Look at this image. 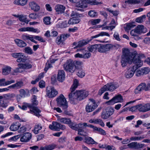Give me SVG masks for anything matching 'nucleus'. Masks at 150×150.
<instances>
[{
    "instance_id": "59",
    "label": "nucleus",
    "mask_w": 150,
    "mask_h": 150,
    "mask_svg": "<svg viewBox=\"0 0 150 150\" xmlns=\"http://www.w3.org/2000/svg\"><path fill=\"white\" fill-rule=\"evenodd\" d=\"M66 138L65 137H63L59 139L58 142L60 144H63L66 142Z\"/></svg>"
},
{
    "instance_id": "52",
    "label": "nucleus",
    "mask_w": 150,
    "mask_h": 150,
    "mask_svg": "<svg viewBox=\"0 0 150 150\" xmlns=\"http://www.w3.org/2000/svg\"><path fill=\"white\" fill-rule=\"evenodd\" d=\"M100 21V19H97L91 20L89 21V23L91 25H94L99 23Z\"/></svg>"
},
{
    "instance_id": "13",
    "label": "nucleus",
    "mask_w": 150,
    "mask_h": 150,
    "mask_svg": "<svg viewBox=\"0 0 150 150\" xmlns=\"http://www.w3.org/2000/svg\"><path fill=\"white\" fill-rule=\"evenodd\" d=\"M14 58H17V62H25L26 61L24 54L21 53H14L11 54Z\"/></svg>"
},
{
    "instance_id": "4",
    "label": "nucleus",
    "mask_w": 150,
    "mask_h": 150,
    "mask_svg": "<svg viewBox=\"0 0 150 150\" xmlns=\"http://www.w3.org/2000/svg\"><path fill=\"white\" fill-rule=\"evenodd\" d=\"M119 85L117 83L115 82H110L107 83L104 85L99 91V94L101 95L106 91H113L115 89L117 88Z\"/></svg>"
},
{
    "instance_id": "57",
    "label": "nucleus",
    "mask_w": 150,
    "mask_h": 150,
    "mask_svg": "<svg viewBox=\"0 0 150 150\" xmlns=\"http://www.w3.org/2000/svg\"><path fill=\"white\" fill-rule=\"evenodd\" d=\"M27 128L24 126H22L18 129V132L20 133H24L26 130Z\"/></svg>"
},
{
    "instance_id": "28",
    "label": "nucleus",
    "mask_w": 150,
    "mask_h": 150,
    "mask_svg": "<svg viewBox=\"0 0 150 150\" xmlns=\"http://www.w3.org/2000/svg\"><path fill=\"white\" fill-rule=\"evenodd\" d=\"M27 1L28 0H15L13 4L17 5L24 6L27 4Z\"/></svg>"
},
{
    "instance_id": "32",
    "label": "nucleus",
    "mask_w": 150,
    "mask_h": 150,
    "mask_svg": "<svg viewBox=\"0 0 150 150\" xmlns=\"http://www.w3.org/2000/svg\"><path fill=\"white\" fill-rule=\"evenodd\" d=\"M109 36L110 35L107 33L104 32H102L98 34L91 36V39L92 40L94 38H98L100 36Z\"/></svg>"
},
{
    "instance_id": "2",
    "label": "nucleus",
    "mask_w": 150,
    "mask_h": 150,
    "mask_svg": "<svg viewBox=\"0 0 150 150\" xmlns=\"http://www.w3.org/2000/svg\"><path fill=\"white\" fill-rule=\"evenodd\" d=\"M71 2L73 3H76V6L78 7L81 8H86L88 4L91 5H98L102 3L101 2H99L97 0H81L80 2H79V0H69Z\"/></svg>"
},
{
    "instance_id": "53",
    "label": "nucleus",
    "mask_w": 150,
    "mask_h": 150,
    "mask_svg": "<svg viewBox=\"0 0 150 150\" xmlns=\"http://www.w3.org/2000/svg\"><path fill=\"white\" fill-rule=\"evenodd\" d=\"M37 97L35 96H33V98L32 99V104L33 106V105H38V100H36Z\"/></svg>"
},
{
    "instance_id": "34",
    "label": "nucleus",
    "mask_w": 150,
    "mask_h": 150,
    "mask_svg": "<svg viewBox=\"0 0 150 150\" xmlns=\"http://www.w3.org/2000/svg\"><path fill=\"white\" fill-rule=\"evenodd\" d=\"M18 67L16 68L13 70V72L11 73L13 75H15V73H21L23 72L22 69H23L21 64H19L18 65Z\"/></svg>"
},
{
    "instance_id": "42",
    "label": "nucleus",
    "mask_w": 150,
    "mask_h": 150,
    "mask_svg": "<svg viewBox=\"0 0 150 150\" xmlns=\"http://www.w3.org/2000/svg\"><path fill=\"white\" fill-rule=\"evenodd\" d=\"M69 126L72 129L76 131L77 130V123L74 122H71L70 120V122L69 124Z\"/></svg>"
},
{
    "instance_id": "44",
    "label": "nucleus",
    "mask_w": 150,
    "mask_h": 150,
    "mask_svg": "<svg viewBox=\"0 0 150 150\" xmlns=\"http://www.w3.org/2000/svg\"><path fill=\"white\" fill-rule=\"evenodd\" d=\"M98 45H91L88 47V50L90 52H94L96 50H98Z\"/></svg>"
},
{
    "instance_id": "16",
    "label": "nucleus",
    "mask_w": 150,
    "mask_h": 150,
    "mask_svg": "<svg viewBox=\"0 0 150 150\" xmlns=\"http://www.w3.org/2000/svg\"><path fill=\"white\" fill-rule=\"evenodd\" d=\"M78 100H81L86 98L89 94L88 92L85 90L77 91Z\"/></svg>"
},
{
    "instance_id": "27",
    "label": "nucleus",
    "mask_w": 150,
    "mask_h": 150,
    "mask_svg": "<svg viewBox=\"0 0 150 150\" xmlns=\"http://www.w3.org/2000/svg\"><path fill=\"white\" fill-rule=\"evenodd\" d=\"M15 96V94L13 93H8L3 95V98L5 100H11Z\"/></svg>"
},
{
    "instance_id": "7",
    "label": "nucleus",
    "mask_w": 150,
    "mask_h": 150,
    "mask_svg": "<svg viewBox=\"0 0 150 150\" xmlns=\"http://www.w3.org/2000/svg\"><path fill=\"white\" fill-rule=\"evenodd\" d=\"M114 110L112 107H108L103 111L101 114V117L103 119H106L109 118L113 113Z\"/></svg>"
},
{
    "instance_id": "17",
    "label": "nucleus",
    "mask_w": 150,
    "mask_h": 150,
    "mask_svg": "<svg viewBox=\"0 0 150 150\" xmlns=\"http://www.w3.org/2000/svg\"><path fill=\"white\" fill-rule=\"evenodd\" d=\"M32 135L31 133L26 132L23 134L20 138V141L22 142H29L31 139Z\"/></svg>"
},
{
    "instance_id": "62",
    "label": "nucleus",
    "mask_w": 150,
    "mask_h": 150,
    "mask_svg": "<svg viewBox=\"0 0 150 150\" xmlns=\"http://www.w3.org/2000/svg\"><path fill=\"white\" fill-rule=\"evenodd\" d=\"M142 71L143 74H148L150 71V69L149 68L145 67L142 69Z\"/></svg>"
},
{
    "instance_id": "21",
    "label": "nucleus",
    "mask_w": 150,
    "mask_h": 150,
    "mask_svg": "<svg viewBox=\"0 0 150 150\" xmlns=\"http://www.w3.org/2000/svg\"><path fill=\"white\" fill-rule=\"evenodd\" d=\"M65 9V7L63 5L58 4L55 6V9L58 14L63 13Z\"/></svg>"
},
{
    "instance_id": "39",
    "label": "nucleus",
    "mask_w": 150,
    "mask_h": 150,
    "mask_svg": "<svg viewBox=\"0 0 150 150\" xmlns=\"http://www.w3.org/2000/svg\"><path fill=\"white\" fill-rule=\"evenodd\" d=\"M23 105L22 106H21L20 105H18V107L21 109L23 110H26L27 109V107L29 108L30 109V108L32 107V105L27 103H23Z\"/></svg>"
},
{
    "instance_id": "24",
    "label": "nucleus",
    "mask_w": 150,
    "mask_h": 150,
    "mask_svg": "<svg viewBox=\"0 0 150 150\" xmlns=\"http://www.w3.org/2000/svg\"><path fill=\"white\" fill-rule=\"evenodd\" d=\"M137 32L139 34L142 33H144L146 32V29L144 28V26L142 25H139L135 28Z\"/></svg>"
},
{
    "instance_id": "10",
    "label": "nucleus",
    "mask_w": 150,
    "mask_h": 150,
    "mask_svg": "<svg viewBox=\"0 0 150 150\" xmlns=\"http://www.w3.org/2000/svg\"><path fill=\"white\" fill-rule=\"evenodd\" d=\"M90 102L86 108V110L87 112H91L93 111L97 107V105L94 100L90 99Z\"/></svg>"
},
{
    "instance_id": "63",
    "label": "nucleus",
    "mask_w": 150,
    "mask_h": 150,
    "mask_svg": "<svg viewBox=\"0 0 150 150\" xmlns=\"http://www.w3.org/2000/svg\"><path fill=\"white\" fill-rule=\"evenodd\" d=\"M131 35L133 36H137L139 34V33H137L136 29L132 30L130 33Z\"/></svg>"
},
{
    "instance_id": "22",
    "label": "nucleus",
    "mask_w": 150,
    "mask_h": 150,
    "mask_svg": "<svg viewBox=\"0 0 150 150\" xmlns=\"http://www.w3.org/2000/svg\"><path fill=\"white\" fill-rule=\"evenodd\" d=\"M18 31L20 32L29 31L36 33L37 31V29L30 27H24L18 29Z\"/></svg>"
},
{
    "instance_id": "12",
    "label": "nucleus",
    "mask_w": 150,
    "mask_h": 150,
    "mask_svg": "<svg viewBox=\"0 0 150 150\" xmlns=\"http://www.w3.org/2000/svg\"><path fill=\"white\" fill-rule=\"evenodd\" d=\"M57 91L53 87H47L46 88V95L49 98H52L56 96Z\"/></svg>"
},
{
    "instance_id": "58",
    "label": "nucleus",
    "mask_w": 150,
    "mask_h": 150,
    "mask_svg": "<svg viewBox=\"0 0 150 150\" xmlns=\"http://www.w3.org/2000/svg\"><path fill=\"white\" fill-rule=\"evenodd\" d=\"M137 142H132L128 144L127 146L130 148L136 149Z\"/></svg>"
},
{
    "instance_id": "20",
    "label": "nucleus",
    "mask_w": 150,
    "mask_h": 150,
    "mask_svg": "<svg viewBox=\"0 0 150 150\" xmlns=\"http://www.w3.org/2000/svg\"><path fill=\"white\" fill-rule=\"evenodd\" d=\"M65 72L64 70H59L58 71L57 79L59 81L63 82L65 79Z\"/></svg>"
},
{
    "instance_id": "36",
    "label": "nucleus",
    "mask_w": 150,
    "mask_h": 150,
    "mask_svg": "<svg viewBox=\"0 0 150 150\" xmlns=\"http://www.w3.org/2000/svg\"><path fill=\"white\" fill-rule=\"evenodd\" d=\"M141 1L140 0H127L125 1V3H127L128 4H138L141 3Z\"/></svg>"
},
{
    "instance_id": "33",
    "label": "nucleus",
    "mask_w": 150,
    "mask_h": 150,
    "mask_svg": "<svg viewBox=\"0 0 150 150\" xmlns=\"http://www.w3.org/2000/svg\"><path fill=\"white\" fill-rule=\"evenodd\" d=\"M42 128V126L40 124H38L36 125L33 130V132L35 134L39 133V131Z\"/></svg>"
},
{
    "instance_id": "45",
    "label": "nucleus",
    "mask_w": 150,
    "mask_h": 150,
    "mask_svg": "<svg viewBox=\"0 0 150 150\" xmlns=\"http://www.w3.org/2000/svg\"><path fill=\"white\" fill-rule=\"evenodd\" d=\"M88 15L91 17H95L97 16V13L94 10H91L89 11Z\"/></svg>"
},
{
    "instance_id": "46",
    "label": "nucleus",
    "mask_w": 150,
    "mask_h": 150,
    "mask_svg": "<svg viewBox=\"0 0 150 150\" xmlns=\"http://www.w3.org/2000/svg\"><path fill=\"white\" fill-rule=\"evenodd\" d=\"M24 52L29 54H32L33 53L32 50L29 47H27L25 48Z\"/></svg>"
},
{
    "instance_id": "26",
    "label": "nucleus",
    "mask_w": 150,
    "mask_h": 150,
    "mask_svg": "<svg viewBox=\"0 0 150 150\" xmlns=\"http://www.w3.org/2000/svg\"><path fill=\"white\" fill-rule=\"evenodd\" d=\"M21 125V124L18 122L13 123L10 126V129L11 131H16L18 129Z\"/></svg>"
},
{
    "instance_id": "14",
    "label": "nucleus",
    "mask_w": 150,
    "mask_h": 150,
    "mask_svg": "<svg viewBox=\"0 0 150 150\" xmlns=\"http://www.w3.org/2000/svg\"><path fill=\"white\" fill-rule=\"evenodd\" d=\"M138 111L141 112H145L150 110V103L138 104Z\"/></svg>"
},
{
    "instance_id": "19",
    "label": "nucleus",
    "mask_w": 150,
    "mask_h": 150,
    "mask_svg": "<svg viewBox=\"0 0 150 150\" xmlns=\"http://www.w3.org/2000/svg\"><path fill=\"white\" fill-rule=\"evenodd\" d=\"M41 111L37 107L33 106L32 105V107L30 108V111L28 112L31 114H33L39 117L41 115L40 114Z\"/></svg>"
},
{
    "instance_id": "25",
    "label": "nucleus",
    "mask_w": 150,
    "mask_h": 150,
    "mask_svg": "<svg viewBox=\"0 0 150 150\" xmlns=\"http://www.w3.org/2000/svg\"><path fill=\"white\" fill-rule=\"evenodd\" d=\"M56 147V145L54 144H50L44 146V147H41L39 150H52Z\"/></svg>"
},
{
    "instance_id": "49",
    "label": "nucleus",
    "mask_w": 150,
    "mask_h": 150,
    "mask_svg": "<svg viewBox=\"0 0 150 150\" xmlns=\"http://www.w3.org/2000/svg\"><path fill=\"white\" fill-rule=\"evenodd\" d=\"M105 52L110 51L113 47L114 45L112 44H108L104 45Z\"/></svg>"
},
{
    "instance_id": "64",
    "label": "nucleus",
    "mask_w": 150,
    "mask_h": 150,
    "mask_svg": "<svg viewBox=\"0 0 150 150\" xmlns=\"http://www.w3.org/2000/svg\"><path fill=\"white\" fill-rule=\"evenodd\" d=\"M20 96L21 97H24L26 95V91L23 89H21L19 91Z\"/></svg>"
},
{
    "instance_id": "30",
    "label": "nucleus",
    "mask_w": 150,
    "mask_h": 150,
    "mask_svg": "<svg viewBox=\"0 0 150 150\" xmlns=\"http://www.w3.org/2000/svg\"><path fill=\"white\" fill-rule=\"evenodd\" d=\"M85 142L88 144H98L92 138L88 137H85Z\"/></svg>"
},
{
    "instance_id": "56",
    "label": "nucleus",
    "mask_w": 150,
    "mask_h": 150,
    "mask_svg": "<svg viewBox=\"0 0 150 150\" xmlns=\"http://www.w3.org/2000/svg\"><path fill=\"white\" fill-rule=\"evenodd\" d=\"M50 18L49 17H46L44 18L43 22L46 25H49L50 24Z\"/></svg>"
},
{
    "instance_id": "60",
    "label": "nucleus",
    "mask_w": 150,
    "mask_h": 150,
    "mask_svg": "<svg viewBox=\"0 0 150 150\" xmlns=\"http://www.w3.org/2000/svg\"><path fill=\"white\" fill-rule=\"evenodd\" d=\"M29 17L32 19H36L38 18V16L37 14L35 13H32L29 15Z\"/></svg>"
},
{
    "instance_id": "31",
    "label": "nucleus",
    "mask_w": 150,
    "mask_h": 150,
    "mask_svg": "<svg viewBox=\"0 0 150 150\" xmlns=\"http://www.w3.org/2000/svg\"><path fill=\"white\" fill-rule=\"evenodd\" d=\"M58 121L60 122L68 125L70 122V119L68 118L59 117L58 119Z\"/></svg>"
},
{
    "instance_id": "51",
    "label": "nucleus",
    "mask_w": 150,
    "mask_h": 150,
    "mask_svg": "<svg viewBox=\"0 0 150 150\" xmlns=\"http://www.w3.org/2000/svg\"><path fill=\"white\" fill-rule=\"evenodd\" d=\"M96 131H98L99 134L103 135H105L106 134L105 131L100 128L97 127Z\"/></svg>"
},
{
    "instance_id": "29",
    "label": "nucleus",
    "mask_w": 150,
    "mask_h": 150,
    "mask_svg": "<svg viewBox=\"0 0 150 150\" xmlns=\"http://www.w3.org/2000/svg\"><path fill=\"white\" fill-rule=\"evenodd\" d=\"M11 68L9 66H6L2 69V73L4 75H7L9 74L11 71Z\"/></svg>"
},
{
    "instance_id": "50",
    "label": "nucleus",
    "mask_w": 150,
    "mask_h": 150,
    "mask_svg": "<svg viewBox=\"0 0 150 150\" xmlns=\"http://www.w3.org/2000/svg\"><path fill=\"white\" fill-rule=\"evenodd\" d=\"M146 17V16L145 15H143L140 17H139L136 19V21L137 22L139 23H141L143 21V19L145 18Z\"/></svg>"
},
{
    "instance_id": "23",
    "label": "nucleus",
    "mask_w": 150,
    "mask_h": 150,
    "mask_svg": "<svg viewBox=\"0 0 150 150\" xmlns=\"http://www.w3.org/2000/svg\"><path fill=\"white\" fill-rule=\"evenodd\" d=\"M14 41L16 44L19 47L22 48L25 47L27 44L26 42L23 40L19 39H16Z\"/></svg>"
},
{
    "instance_id": "35",
    "label": "nucleus",
    "mask_w": 150,
    "mask_h": 150,
    "mask_svg": "<svg viewBox=\"0 0 150 150\" xmlns=\"http://www.w3.org/2000/svg\"><path fill=\"white\" fill-rule=\"evenodd\" d=\"M67 26H68V24L67 22L66 21L59 22L57 24V27L58 28H62Z\"/></svg>"
},
{
    "instance_id": "37",
    "label": "nucleus",
    "mask_w": 150,
    "mask_h": 150,
    "mask_svg": "<svg viewBox=\"0 0 150 150\" xmlns=\"http://www.w3.org/2000/svg\"><path fill=\"white\" fill-rule=\"evenodd\" d=\"M19 17V20L22 22H24L26 24H28L30 20L27 19L26 16L24 15H20Z\"/></svg>"
},
{
    "instance_id": "61",
    "label": "nucleus",
    "mask_w": 150,
    "mask_h": 150,
    "mask_svg": "<svg viewBox=\"0 0 150 150\" xmlns=\"http://www.w3.org/2000/svg\"><path fill=\"white\" fill-rule=\"evenodd\" d=\"M15 82L14 80L11 79L10 81H5L4 82V86H7L9 85L12 83H14Z\"/></svg>"
},
{
    "instance_id": "55",
    "label": "nucleus",
    "mask_w": 150,
    "mask_h": 150,
    "mask_svg": "<svg viewBox=\"0 0 150 150\" xmlns=\"http://www.w3.org/2000/svg\"><path fill=\"white\" fill-rule=\"evenodd\" d=\"M15 88L18 89L23 86V82L22 81H19L14 84Z\"/></svg>"
},
{
    "instance_id": "5",
    "label": "nucleus",
    "mask_w": 150,
    "mask_h": 150,
    "mask_svg": "<svg viewBox=\"0 0 150 150\" xmlns=\"http://www.w3.org/2000/svg\"><path fill=\"white\" fill-rule=\"evenodd\" d=\"M64 69L67 71L73 73L75 70V65L73 61L70 59H68L64 64Z\"/></svg>"
},
{
    "instance_id": "40",
    "label": "nucleus",
    "mask_w": 150,
    "mask_h": 150,
    "mask_svg": "<svg viewBox=\"0 0 150 150\" xmlns=\"http://www.w3.org/2000/svg\"><path fill=\"white\" fill-rule=\"evenodd\" d=\"M85 74L84 70L81 68H80L78 69L77 75L79 77L82 78L85 76Z\"/></svg>"
},
{
    "instance_id": "3",
    "label": "nucleus",
    "mask_w": 150,
    "mask_h": 150,
    "mask_svg": "<svg viewBox=\"0 0 150 150\" xmlns=\"http://www.w3.org/2000/svg\"><path fill=\"white\" fill-rule=\"evenodd\" d=\"M78 86V81L77 79H75L70 88L71 93L69 95V100L72 103H74L77 100H78L77 91L75 92H74Z\"/></svg>"
},
{
    "instance_id": "38",
    "label": "nucleus",
    "mask_w": 150,
    "mask_h": 150,
    "mask_svg": "<svg viewBox=\"0 0 150 150\" xmlns=\"http://www.w3.org/2000/svg\"><path fill=\"white\" fill-rule=\"evenodd\" d=\"M88 43V42L85 40H83L78 42L77 46L74 47V49L77 48V47H83Z\"/></svg>"
},
{
    "instance_id": "41",
    "label": "nucleus",
    "mask_w": 150,
    "mask_h": 150,
    "mask_svg": "<svg viewBox=\"0 0 150 150\" xmlns=\"http://www.w3.org/2000/svg\"><path fill=\"white\" fill-rule=\"evenodd\" d=\"M3 99V96H0V107L6 108L8 106L7 103L4 102L5 100Z\"/></svg>"
},
{
    "instance_id": "9",
    "label": "nucleus",
    "mask_w": 150,
    "mask_h": 150,
    "mask_svg": "<svg viewBox=\"0 0 150 150\" xmlns=\"http://www.w3.org/2000/svg\"><path fill=\"white\" fill-rule=\"evenodd\" d=\"M49 128L51 129L54 131H59L60 129L64 130L66 127L59 123L56 122H53L52 124L50 125Z\"/></svg>"
},
{
    "instance_id": "18",
    "label": "nucleus",
    "mask_w": 150,
    "mask_h": 150,
    "mask_svg": "<svg viewBox=\"0 0 150 150\" xmlns=\"http://www.w3.org/2000/svg\"><path fill=\"white\" fill-rule=\"evenodd\" d=\"M29 6L31 10L35 12L38 11L40 8L39 5L33 1L30 2L29 3Z\"/></svg>"
},
{
    "instance_id": "6",
    "label": "nucleus",
    "mask_w": 150,
    "mask_h": 150,
    "mask_svg": "<svg viewBox=\"0 0 150 150\" xmlns=\"http://www.w3.org/2000/svg\"><path fill=\"white\" fill-rule=\"evenodd\" d=\"M57 101L58 105L64 109L68 107V105L67 100L64 96L62 94H61L57 98Z\"/></svg>"
},
{
    "instance_id": "8",
    "label": "nucleus",
    "mask_w": 150,
    "mask_h": 150,
    "mask_svg": "<svg viewBox=\"0 0 150 150\" xmlns=\"http://www.w3.org/2000/svg\"><path fill=\"white\" fill-rule=\"evenodd\" d=\"M123 99L120 94L115 96L111 99L106 102L108 105H113L116 103H122L123 102Z\"/></svg>"
},
{
    "instance_id": "11",
    "label": "nucleus",
    "mask_w": 150,
    "mask_h": 150,
    "mask_svg": "<svg viewBox=\"0 0 150 150\" xmlns=\"http://www.w3.org/2000/svg\"><path fill=\"white\" fill-rule=\"evenodd\" d=\"M150 89V86H146V84L144 83H140L135 89L134 92L136 94L140 93L143 90L147 91Z\"/></svg>"
},
{
    "instance_id": "47",
    "label": "nucleus",
    "mask_w": 150,
    "mask_h": 150,
    "mask_svg": "<svg viewBox=\"0 0 150 150\" xmlns=\"http://www.w3.org/2000/svg\"><path fill=\"white\" fill-rule=\"evenodd\" d=\"M23 69H29L32 67V65L29 63L21 64Z\"/></svg>"
},
{
    "instance_id": "43",
    "label": "nucleus",
    "mask_w": 150,
    "mask_h": 150,
    "mask_svg": "<svg viewBox=\"0 0 150 150\" xmlns=\"http://www.w3.org/2000/svg\"><path fill=\"white\" fill-rule=\"evenodd\" d=\"M98 51L101 53L106 52L104 45L98 44Z\"/></svg>"
},
{
    "instance_id": "1",
    "label": "nucleus",
    "mask_w": 150,
    "mask_h": 150,
    "mask_svg": "<svg viewBox=\"0 0 150 150\" xmlns=\"http://www.w3.org/2000/svg\"><path fill=\"white\" fill-rule=\"evenodd\" d=\"M132 62L135 64L128 69L125 73V76L127 78H130L133 76L137 69L142 66L143 62L141 60L140 56L133 57L128 49H124L123 50V54L121 60L122 66L125 67L127 65L128 63L131 64Z\"/></svg>"
},
{
    "instance_id": "15",
    "label": "nucleus",
    "mask_w": 150,
    "mask_h": 150,
    "mask_svg": "<svg viewBox=\"0 0 150 150\" xmlns=\"http://www.w3.org/2000/svg\"><path fill=\"white\" fill-rule=\"evenodd\" d=\"M87 126V123H86L81 122L77 124V130L78 131V134L81 135H84V131L83 129L86 127Z\"/></svg>"
},
{
    "instance_id": "54",
    "label": "nucleus",
    "mask_w": 150,
    "mask_h": 150,
    "mask_svg": "<svg viewBox=\"0 0 150 150\" xmlns=\"http://www.w3.org/2000/svg\"><path fill=\"white\" fill-rule=\"evenodd\" d=\"M32 37V36L30 35L23 34L21 36V38L24 40H30Z\"/></svg>"
},
{
    "instance_id": "48",
    "label": "nucleus",
    "mask_w": 150,
    "mask_h": 150,
    "mask_svg": "<svg viewBox=\"0 0 150 150\" xmlns=\"http://www.w3.org/2000/svg\"><path fill=\"white\" fill-rule=\"evenodd\" d=\"M144 137L143 136L139 137H132L130 138V140L131 141H135L141 140L144 138Z\"/></svg>"
}]
</instances>
